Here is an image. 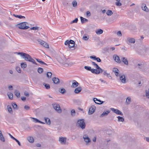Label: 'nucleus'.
I'll list each match as a JSON object with an SVG mask.
<instances>
[{
  "label": "nucleus",
  "mask_w": 149,
  "mask_h": 149,
  "mask_svg": "<svg viewBox=\"0 0 149 149\" xmlns=\"http://www.w3.org/2000/svg\"><path fill=\"white\" fill-rule=\"evenodd\" d=\"M31 40H32L35 43H37V42H38L41 45L42 44V42H44V41L40 39H36L33 38V39H32Z\"/></svg>",
  "instance_id": "18"
},
{
  "label": "nucleus",
  "mask_w": 149,
  "mask_h": 149,
  "mask_svg": "<svg viewBox=\"0 0 149 149\" xmlns=\"http://www.w3.org/2000/svg\"><path fill=\"white\" fill-rule=\"evenodd\" d=\"M24 95L27 97H29V94L28 92L26 91H25L24 92Z\"/></svg>",
  "instance_id": "62"
},
{
  "label": "nucleus",
  "mask_w": 149,
  "mask_h": 149,
  "mask_svg": "<svg viewBox=\"0 0 149 149\" xmlns=\"http://www.w3.org/2000/svg\"><path fill=\"white\" fill-rule=\"evenodd\" d=\"M80 18L81 19V22L82 23H84L85 22H87L88 21V20L87 19L84 18L82 17H80Z\"/></svg>",
  "instance_id": "36"
},
{
  "label": "nucleus",
  "mask_w": 149,
  "mask_h": 149,
  "mask_svg": "<svg viewBox=\"0 0 149 149\" xmlns=\"http://www.w3.org/2000/svg\"><path fill=\"white\" fill-rule=\"evenodd\" d=\"M21 66L22 68H25L26 67L27 65L25 62L21 63Z\"/></svg>",
  "instance_id": "42"
},
{
  "label": "nucleus",
  "mask_w": 149,
  "mask_h": 149,
  "mask_svg": "<svg viewBox=\"0 0 149 149\" xmlns=\"http://www.w3.org/2000/svg\"><path fill=\"white\" fill-rule=\"evenodd\" d=\"M111 109L115 113L118 115H123V113L120 110L118 109H115L114 108H111Z\"/></svg>",
  "instance_id": "10"
},
{
  "label": "nucleus",
  "mask_w": 149,
  "mask_h": 149,
  "mask_svg": "<svg viewBox=\"0 0 149 149\" xmlns=\"http://www.w3.org/2000/svg\"><path fill=\"white\" fill-rule=\"evenodd\" d=\"M29 61L32 62L33 64H34L36 65H37V64L36 63V62L35 61V60L33 58H32L31 57V59H30Z\"/></svg>",
  "instance_id": "50"
},
{
  "label": "nucleus",
  "mask_w": 149,
  "mask_h": 149,
  "mask_svg": "<svg viewBox=\"0 0 149 149\" xmlns=\"http://www.w3.org/2000/svg\"><path fill=\"white\" fill-rule=\"evenodd\" d=\"M103 30L101 29H97L96 30L95 32L97 34H100L103 33Z\"/></svg>",
  "instance_id": "29"
},
{
  "label": "nucleus",
  "mask_w": 149,
  "mask_h": 149,
  "mask_svg": "<svg viewBox=\"0 0 149 149\" xmlns=\"http://www.w3.org/2000/svg\"><path fill=\"white\" fill-rule=\"evenodd\" d=\"M15 141L18 144V145H19V146H21V144L20 143V142H19V141L18 140H17V139H16L15 140Z\"/></svg>",
  "instance_id": "64"
},
{
  "label": "nucleus",
  "mask_w": 149,
  "mask_h": 149,
  "mask_svg": "<svg viewBox=\"0 0 149 149\" xmlns=\"http://www.w3.org/2000/svg\"><path fill=\"white\" fill-rule=\"evenodd\" d=\"M24 109L26 110H28L30 109V107L27 105H25L24 107Z\"/></svg>",
  "instance_id": "58"
},
{
  "label": "nucleus",
  "mask_w": 149,
  "mask_h": 149,
  "mask_svg": "<svg viewBox=\"0 0 149 149\" xmlns=\"http://www.w3.org/2000/svg\"><path fill=\"white\" fill-rule=\"evenodd\" d=\"M113 13L112 11L109 10H108L106 12V14L108 16H111L113 14Z\"/></svg>",
  "instance_id": "41"
},
{
  "label": "nucleus",
  "mask_w": 149,
  "mask_h": 149,
  "mask_svg": "<svg viewBox=\"0 0 149 149\" xmlns=\"http://www.w3.org/2000/svg\"><path fill=\"white\" fill-rule=\"evenodd\" d=\"M42 45L47 48H49V45L46 42L44 41V42H42Z\"/></svg>",
  "instance_id": "30"
},
{
  "label": "nucleus",
  "mask_w": 149,
  "mask_h": 149,
  "mask_svg": "<svg viewBox=\"0 0 149 149\" xmlns=\"http://www.w3.org/2000/svg\"><path fill=\"white\" fill-rule=\"evenodd\" d=\"M0 139L3 142H4L5 139L4 137L3 136L2 134H1V132L0 131Z\"/></svg>",
  "instance_id": "35"
},
{
  "label": "nucleus",
  "mask_w": 149,
  "mask_h": 149,
  "mask_svg": "<svg viewBox=\"0 0 149 149\" xmlns=\"http://www.w3.org/2000/svg\"><path fill=\"white\" fill-rule=\"evenodd\" d=\"M117 1L115 3L116 5L117 6H120L122 5V3L120 2V0H116Z\"/></svg>",
  "instance_id": "46"
},
{
  "label": "nucleus",
  "mask_w": 149,
  "mask_h": 149,
  "mask_svg": "<svg viewBox=\"0 0 149 149\" xmlns=\"http://www.w3.org/2000/svg\"><path fill=\"white\" fill-rule=\"evenodd\" d=\"M93 100L95 103L99 104H102L104 102L103 101H102L100 100H98L96 98H94Z\"/></svg>",
  "instance_id": "15"
},
{
  "label": "nucleus",
  "mask_w": 149,
  "mask_h": 149,
  "mask_svg": "<svg viewBox=\"0 0 149 149\" xmlns=\"http://www.w3.org/2000/svg\"><path fill=\"white\" fill-rule=\"evenodd\" d=\"M117 118L118 119V121L119 122L120 121L122 122H123L124 121V118L120 116H118V117H117Z\"/></svg>",
  "instance_id": "44"
},
{
  "label": "nucleus",
  "mask_w": 149,
  "mask_h": 149,
  "mask_svg": "<svg viewBox=\"0 0 149 149\" xmlns=\"http://www.w3.org/2000/svg\"><path fill=\"white\" fill-rule=\"evenodd\" d=\"M35 33H36V35L38 36V35H40V36L42 37H47V34H46L45 33H41L40 34L39 33L38 31H37L36 32L35 31L34 32Z\"/></svg>",
  "instance_id": "16"
},
{
  "label": "nucleus",
  "mask_w": 149,
  "mask_h": 149,
  "mask_svg": "<svg viewBox=\"0 0 149 149\" xmlns=\"http://www.w3.org/2000/svg\"><path fill=\"white\" fill-rule=\"evenodd\" d=\"M77 125L78 127H79L82 130L84 129L86 127L84 120L83 119L78 120L77 122Z\"/></svg>",
  "instance_id": "4"
},
{
  "label": "nucleus",
  "mask_w": 149,
  "mask_h": 149,
  "mask_svg": "<svg viewBox=\"0 0 149 149\" xmlns=\"http://www.w3.org/2000/svg\"><path fill=\"white\" fill-rule=\"evenodd\" d=\"M146 97L148 99H149V91L146 90Z\"/></svg>",
  "instance_id": "49"
},
{
  "label": "nucleus",
  "mask_w": 149,
  "mask_h": 149,
  "mask_svg": "<svg viewBox=\"0 0 149 149\" xmlns=\"http://www.w3.org/2000/svg\"><path fill=\"white\" fill-rule=\"evenodd\" d=\"M39 29V27L37 26L33 27L30 28L31 30H38Z\"/></svg>",
  "instance_id": "53"
},
{
  "label": "nucleus",
  "mask_w": 149,
  "mask_h": 149,
  "mask_svg": "<svg viewBox=\"0 0 149 149\" xmlns=\"http://www.w3.org/2000/svg\"><path fill=\"white\" fill-rule=\"evenodd\" d=\"M16 70L19 73H20L21 72V70L20 69V68L19 67H17L16 68Z\"/></svg>",
  "instance_id": "57"
},
{
  "label": "nucleus",
  "mask_w": 149,
  "mask_h": 149,
  "mask_svg": "<svg viewBox=\"0 0 149 149\" xmlns=\"http://www.w3.org/2000/svg\"><path fill=\"white\" fill-rule=\"evenodd\" d=\"M52 80L53 83L56 84H59L60 82L59 79L57 77H54L53 78Z\"/></svg>",
  "instance_id": "17"
},
{
  "label": "nucleus",
  "mask_w": 149,
  "mask_h": 149,
  "mask_svg": "<svg viewBox=\"0 0 149 149\" xmlns=\"http://www.w3.org/2000/svg\"><path fill=\"white\" fill-rule=\"evenodd\" d=\"M31 127L29 126H27L26 127H25V129L26 130H31Z\"/></svg>",
  "instance_id": "61"
},
{
  "label": "nucleus",
  "mask_w": 149,
  "mask_h": 149,
  "mask_svg": "<svg viewBox=\"0 0 149 149\" xmlns=\"http://www.w3.org/2000/svg\"><path fill=\"white\" fill-rule=\"evenodd\" d=\"M83 138L85 141L86 143H88V142H90L91 140L88 137V136L87 135H84L83 136Z\"/></svg>",
  "instance_id": "21"
},
{
  "label": "nucleus",
  "mask_w": 149,
  "mask_h": 149,
  "mask_svg": "<svg viewBox=\"0 0 149 149\" xmlns=\"http://www.w3.org/2000/svg\"><path fill=\"white\" fill-rule=\"evenodd\" d=\"M28 23L26 22H23L21 23L17 24V27L19 29H26L29 28V27L26 26V24Z\"/></svg>",
  "instance_id": "6"
},
{
  "label": "nucleus",
  "mask_w": 149,
  "mask_h": 149,
  "mask_svg": "<svg viewBox=\"0 0 149 149\" xmlns=\"http://www.w3.org/2000/svg\"><path fill=\"white\" fill-rule=\"evenodd\" d=\"M141 8L143 10L146 12H148L149 10L145 4L143 3L141 5Z\"/></svg>",
  "instance_id": "14"
},
{
  "label": "nucleus",
  "mask_w": 149,
  "mask_h": 149,
  "mask_svg": "<svg viewBox=\"0 0 149 149\" xmlns=\"http://www.w3.org/2000/svg\"><path fill=\"white\" fill-rule=\"evenodd\" d=\"M66 141V138L63 137H60L59 138V141L62 144H65Z\"/></svg>",
  "instance_id": "9"
},
{
  "label": "nucleus",
  "mask_w": 149,
  "mask_h": 149,
  "mask_svg": "<svg viewBox=\"0 0 149 149\" xmlns=\"http://www.w3.org/2000/svg\"><path fill=\"white\" fill-rule=\"evenodd\" d=\"M96 107H95L94 105L92 106L89 108L88 111L89 114H93L95 111V110Z\"/></svg>",
  "instance_id": "8"
},
{
  "label": "nucleus",
  "mask_w": 149,
  "mask_h": 149,
  "mask_svg": "<svg viewBox=\"0 0 149 149\" xmlns=\"http://www.w3.org/2000/svg\"><path fill=\"white\" fill-rule=\"evenodd\" d=\"M113 71L114 72L116 77H118L119 71L117 68H113Z\"/></svg>",
  "instance_id": "20"
},
{
  "label": "nucleus",
  "mask_w": 149,
  "mask_h": 149,
  "mask_svg": "<svg viewBox=\"0 0 149 149\" xmlns=\"http://www.w3.org/2000/svg\"><path fill=\"white\" fill-rule=\"evenodd\" d=\"M31 118L33 120V121L35 123H42V124H44L45 123L44 122H43L37 119L34 118Z\"/></svg>",
  "instance_id": "26"
},
{
  "label": "nucleus",
  "mask_w": 149,
  "mask_h": 149,
  "mask_svg": "<svg viewBox=\"0 0 149 149\" xmlns=\"http://www.w3.org/2000/svg\"><path fill=\"white\" fill-rule=\"evenodd\" d=\"M12 105L13 109H18V106L15 103H12Z\"/></svg>",
  "instance_id": "47"
},
{
  "label": "nucleus",
  "mask_w": 149,
  "mask_h": 149,
  "mask_svg": "<svg viewBox=\"0 0 149 149\" xmlns=\"http://www.w3.org/2000/svg\"><path fill=\"white\" fill-rule=\"evenodd\" d=\"M64 44L66 45H68V47L70 48L74 47L75 46V42H74L71 40H67L65 41Z\"/></svg>",
  "instance_id": "5"
},
{
  "label": "nucleus",
  "mask_w": 149,
  "mask_h": 149,
  "mask_svg": "<svg viewBox=\"0 0 149 149\" xmlns=\"http://www.w3.org/2000/svg\"><path fill=\"white\" fill-rule=\"evenodd\" d=\"M36 60L38 62L40 63V64H44V65H47V64H46V63H45L43 61H41L40 59H36Z\"/></svg>",
  "instance_id": "40"
},
{
  "label": "nucleus",
  "mask_w": 149,
  "mask_h": 149,
  "mask_svg": "<svg viewBox=\"0 0 149 149\" xmlns=\"http://www.w3.org/2000/svg\"><path fill=\"white\" fill-rule=\"evenodd\" d=\"M121 61H122L126 65L128 64V62L127 58L124 57H121Z\"/></svg>",
  "instance_id": "22"
},
{
  "label": "nucleus",
  "mask_w": 149,
  "mask_h": 149,
  "mask_svg": "<svg viewBox=\"0 0 149 149\" xmlns=\"http://www.w3.org/2000/svg\"><path fill=\"white\" fill-rule=\"evenodd\" d=\"M28 140L31 143H32L34 142V139L32 136H29L27 138Z\"/></svg>",
  "instance_id": "32"
},
{
  "label": "nucleus",
  "mask_w": 149,
  "mask_h": 149,
  "mask_svg": "<svg viewBox=\"0 0 149 149\" xmlns=\"http://www.w3.org/2000/svg\"><path fill=\"white\" fill-rule=\"evenodd\" d=\"M102 72L104 75L106 76L109 78H112L111 76L110 75V74L107 73V70H103V71L100 73Z\"/></svg>",
  "instance_id": "24"
},
{
  "label": "nucleus",
  "mask_w": 149,
  "mask_h": 149,
  "mask_svg": "<svg viewBox=\"0 0 149 149\" xmlns=\"http://www.w3.org/2000/svg\"><path fill=\"white\" fill-rule=\"evenodd\" d=\"M7 110L8 112L12 114L13 113L12 108L10 105L7 106Z\"/></svg>",
  "instance_id": "31"
},
{
  "label": "nucleus",
  "mask_w": 149,
  "mask_h": 149,
  "mask_svg": "<svg viewBox=\"0 0 149 149\" xmlns=\"http://www.w3.org/2000/svg\"><path fill=\"white\" fill-rule=\"evenodd\" d=\"M66 65H65V66H72L74 64V63L73 62H68L67 61L66 62Z\"/></svg>",
  "instance_id": "33"
},
{
  "label": "nucleus",
  "mask_w": 149,
  "mask_h": 149,
  "mask_svg": "<svg viewBox=\"0 0 149 149\" xmlns=\"http://www.w3.org/2000/svg\"><path fill=\"white\" fill-rule=\"evenodd\" d=\"M135 42V40L134 38H128L127 43L128 44H130V43H134Z\"/></svg>",
  "instance_id": "19"
},
{
  "label": "nucleus",
  "mask_w": 149,
  "mask_h": 149,
  "mask_svg": "<svg viewBox=\"0 0 149 149\" xmlns=\"http://www.w3.org/2000/svg\"><path fill=\"white\" fill-rule=\"evenodd\" d=\"M110 112V111L109 110H107L106 111H104L101 115L100 117H102L104 116H107L109 113Z\"/></svg>",
  "instance_id": "27"
},
{
  "label": "nucleus",
  "mask_w": 149,
  "mask_h": 149,
  "mask_svg": "<svg viewBox=\"0 0 149 149\" xmlns=\"http://www.w3.org/2000/svg\"><path fill=\"white\" fill-rule=\"evenodd\" d=\"M82 90V88L80 86H79L75 89L74 91V92L75 93L77 94L81 92Z\"/></svg>",
  "instance_id": "25"
},
{
  "label": "nucleus",
  "mask_w": 149,
  "mask_h": 149,
  "mask_svg": "<svg viewBox=\"0 0 149 149\" xmlns=\"http://www.w3.org/2000/svg\"><path fill=\"white\" fill-rule=\"evenodd\" d=\"M79 84L75 80L73 81L71 87L72 88H75L79 85Z\"/></svg>",
  "instance_id": "23"
},
{
  "label": "nucleus",
  "mask_w": 149,
  "mask_h": 149,
  "mask_svg": "<svg viewBox=\"0 0 149 149\" xmlns=\"http://www.w3.org/2000/svg\"><path fill=\"white\" fill-rule=\"evenodd\" d=\"M15 95L17 97H20V93L17 90L15 91Z\"/></svg>",
  "instance_id": "45"
},
{
  "label": "nucleus",
  "mask_w": 149,
  "mask_h": 149,
  "mask_svg": "<svg viewBox=\"0 0 149 149\" xmlns=\"http://www.w3.org/2000/svg\"><path fill=\"white\" fill-rule=\"evenodd\" d=\"M131 101V98L130 97H127L126 103L127 104H130Z\"/></svg>",
  "instance_id": "43"
},
{
  "label": "nucleus",
  "mask_w": 149,
  "mask_h": 149,
  "mask_svg": "<svg viewBox=\"0 0 149 149\" xmlns=\"http://www.w3.org/2000/svg\"><path fill=\"white\" fill-rule=\"evenodd\" d=\"M84 68L86 70L91 72L94 74H95V69H91L90 66H85Z\"/></svg>",
  "instance_id": "13"
},
{
  "label": "nucleus",
  "mask_w": 149,
  "mask_h": 149,
  "mask_svg": "<svg viewBox=\"0 0 149 149\" xmlns=\"http://www.w3.org/2000/svg\"><path fill=\"white\" fill-rule=\"evenodd\" d=\"M117 35L119 37H120L122 36V33L120 31H119L117 33Z\"/></svg>",
  "instance_id": "59"
},
{
  "label": "nucleus",
  "mask_w": 149,
  "mask_h": 149,
  "mask_svg": "<svg viewBox=\"0 0 149 149\" xmlns=\"http://www.w3.org/2000/svg\"><path fill=\"white\" fill-rule=\"evenodd\" d=\"M90 58L91 59H93L94 60H96L97 57L95 56H90Z\"/></svg>",
  "instance_id": "60"
},
{
  "label": "nucleus",
  "mask_w": 149,
  "mask_h": 149,
  "mask_svg": "<svg viewBox=\"0 0 149 149\" xmlns=\"http://www.w3.org/2000/svg\"><path fill=\"white\" fill-rule=\"evenodd\" d=\"M91 63L96 68V69H95V74H99L101 72H102L103 71V70L95 62L92 61Z\"/></svg>",
  "instance_id": "3"
},
{
  "label": "nucleus",
  "mask_w": 149,
  "mask_h": 149,
  "mask_svg": "<svg viewBox=\"0 0 149 149\" xmlns=\"http://www.w3.org/2000/svg\"><path fill=\"white\" fill-rule=\"evenodd\" d=\"M72 4L73 7H76L77 5V2L76 1L74 0L72 2Z\"/></svg>",
  "instance_id": "48"
},
{
  "label": "nucleus",
  "mask_w": 149,
  "mask_h": 149,
  "mask_svg": "<svg viewBox=\"0 0 149 149\" xmlns=\"http://www.w3.org/2000/svg\"><path fill=\"white\" fill-rule=\"evenodd\" d=\"M18 54L19 55L25 60L29 61L31 57L28 54L23 52H17Z\"/></svg>",
  "instance_id": "1"
},
{
  "label": "nucleus",
  "mask_w": 149,
  "mask_h": 149,
  "mask_svg": "<svg viewBox=\"0 0 149 149\" xmlns=\"http://www.w3.org/2000/svg\"><path fill=\"white\" fill-rule=\"evenodd\" d=\"M78 19L77 18H76L74 20H73L70 22V24H72L74 23H76L77 22Z\"/></svg>",
  "instance_id": "54"
},
{
  "label": "nucleus",
  "mask_w": 149,
  "mask_h": 149,
  "mask_svg": "<svg viewBox=\"0 0 149 149\" xmlns=\"http://www.w3.org/2000/svg\"><path fill=\"white\" fill-rule=\"evenodd\" d=\"M53 108L55 109L58 113H60L61 112V110L60 108V107L59 104H53Z\"/></svg>",
  "instance_id": "7"
},
{
  "label": "nucleus",
  "mask_w": 149,
  "mask_h": 149,
  "mask_svg": "<svg viewBox=\"0 0 149 149\" xmlns=\"http://www.w3.org/2000/svg\"><path fill=\"white\" fill-rule=\"evenodd\" d=\"M43 70L42 68H38V73H42L43 72Z\"/></svg>",
  "instance_id": "52"
},
{
  "label": "nucleus",
  "mask_w": 149,
  "mask_h": 149,
  "mask_svg": "<svg viewBox=\"0 0 149 149\" xmlns=\"http://www.w3.org/2000/svg\"><path fill=\"white\" fill-rule=\"evenodd\" d=\"M13 16L16 17L20 19H24L25 18L24 16H22L21 15H18L14 14Z\"/></svg>",
  "instance_id": "38"
},
{
  "label": "nucleus",
  "mask_w": 149,
  "mask_h": 149,
  "mask_svg": "<svg viewBox=\"0 0 149 149\" xmlns=\"http://www.w3.org/2000/svg\"><path fill=\"white\" fill-rule=\"evenodd\" d=\"M62 94H64L66 92V91L65 89L63 88H59L58 90Z\"/></svg>",
  "instance_id": "34"
},
{
  "label": "nucleus",
  "mask_w": 149,
  "mask_h": 149,
  "mask_svg": "<svg viewBox=\"0 0 149 149\" xmlns=\"http://www.w3.org/2000/svg\"><path fill=\"white\" fill-rule=\"evenodd\" d=\"M45 121L47 125H49L51 124V121L48 118L44 117V118Z\"/></svg>",
  "instance_id": "28"
},
{
  "label": "nucleus",
  "mask_w": 149,
  "mask_h": 149,
  "mask_svg": "<svg viewBox=\"0 0 149 149\" xmlns=\"http://www.w3.org/2000/svg\"><path fill=\"white\" fill-rule=\"evenodd\" d=\"M29 61L32 62L33 64H34L36 65H37V64L36 63V62L35 61V60L33 58H32L31 57V59H30Z\"/></svg>",
  "instance_id": "51"
},
{
  "label": "nucleus",
  "mask_w": 149,
  "mask_h": 149,
  "mask_svg": "<svg viewBox=\"0 0 149 149\" xmlns=\"http://www.w3.org/2000/svg\"><path fill=\"white\" fill-rule=\"evenodd\" d=\"M52 75V73L50 72H47V77L48 78H50Z\"/></svg>",
  "instance_id": "55"
},
{
  "label": "nucleus",
  "mask_w": 149,
  "mask_h": 149,
  "mask_svg": "<svg viewBox=\"0 0 149 149\" xmlns=\"http://www.w3.org/2000/svg\"><path fill=\"white\" fill-rule=\"evenodd\" d=\"M57 61L60 63L63 64L64 65H65L66 62L67 61V59H66L64 56H58L56 58Z\"/></svg>",
  "instance_id": "2"
},
{
  "label": "nucleus",
  "mask_w": 149,
  "mask_h": 149,
  "mask_svg": "<svg viewBox=\"0 0 149 149\" xmlns=\"http://www.w3.org/2000/svg\"><path fill=\"white\" fill-rule=\"evenodd\" d=\"M119 76L120 79L121 80V82L123 83H125L126 82V80L125 75H121V74H119Z\"/></svg>",
  "instance_id": "11"
},
{
  "label": "nucleus",
  "mask_w": 149,
  "mask_h": 149,
  "mask_svg": "<svg viewBox=\"0 0 149 149\" xmlns=\"http://www.w3.org/2000/svg\"><path fill=\"white\" fill-rule=\"evenodd\" d=\"M113 58L115 61L116 62L120 63L121 62V61L119 57L117 55H114L113 56Z\"/></svg>",
  "instance_id": "12"
},
{
  "label": "nucleus",
  "mask_w": 149,
  "mask_h": 149,
  "mask_svg": "<svg viewBox=\"0 0 149 149\" xmlns=\"http://www.w3.org/2000/svg\"><path fill=\"white\" fill-rule=\"evenodd\" d=\"M71 115L72 116H74L75 115V112L74 110L72 109L71 110Z\"/></svg>",
  "instance_id": "56"
},
{
  "label": "nucleus",
  "mask_w": 149,
  "mask_h": 149,
  "mask_svg": "<svg viewBox=\"0 0 149 149\" xmlns=\"http://www.w3.org/2000/svg\"><path fill=\"white\" fill-rule=\"evenodd\" d=\"M43 85L45 86V88L47 89H49L50 88V86L48 84H47L45 83H43Z\"/></svg>",
  "instance_id": "39"
},
{
  "label": "nucleus",
  "mask_w": 149,
  "mask_h": 149,
  "mask_svg": "<svg viewBox=\"0 0 149 149\" xmlns=\"http://www.w3.org/2000/svg\"><path fill=\"white\" fill-rule=\"evenodd\" d=\"M86 15L87 17H90L91 15V13L89 11H88L86 13Z\"/></svg>",
  "instance_id": "63"
},
{
  "label": "nucleus",
  "mask_w": 149,
  "mask_h": 149,
  "mask_svg": "<svg viewBox=\"0 0 149 149\" xmlns=\"http://www.w3.org/2000/svg\"><path fill=\"white\" fill-rule=\"evenodd\" d=\"M7 95L10 99L12 100L13 99V95L12 93L10 92H8L7 93Z\"/></svg>",
  "instance_id": "37"
}]
</instances>
